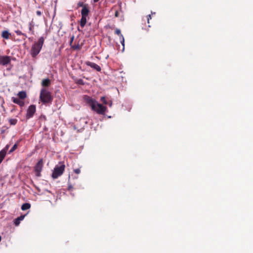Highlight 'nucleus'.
Here are the masks:
<instances>
[{"instance_id": "obj_1", "label": "nucleus", "mask_w": 253, "mask_h": 253, "mask_svg": "<svg viewBox=\"0 0 253 253\" xmlns=\"http://www.w3.org/2000/svg\"><path fill=\"white\" fill-rule=\"evenodd\" d=\"M79 7H82L81 14V19L79 22L80 26L84 28L87 22V20L89 19V14L90 13L89 6L87 3H85L84 1H79L77 4V9Z\"/></svg>"}, {"instance_id": "obj_2", "label": "nucleus", "mask_w": 253, "mask_h": 253, "mask_svg": "<svg viewBox=\"0 0 253 253\" xmlns=\"http://www.w3.org/2000/svg\"><path fill=\"white\" fill-rule=\"evenodd\" d=\"M86 103L91 108V109L98 114L104 115L107 110V108L97 102L91 97L87 95L84 96Z\"/></svg>"}, {"instance_id": "obj_3", "label": "nucleus", "mask_w": 253, "mask_h": 253, "mask_svg": "<svg viewBox=\"0 0 253 253\" xmlns=\"http://www.w3.org/2000/svg\"><path fill=\"white\" fill-rule=\"evenodd\" d=\"M44 42V38L42 37H40L38 41L36 42L32 46L30 53L33 57H36L37 55L40 53L42 47Z\"/></svg>"}, {"instance_id": "obj_4", "label": "nucleus", "mask_w": 253, "mask_h": 253, "mask_svg": "<svg viewBox=\"0 0 253 253\" xmlns=\"http://www.w3.org/2000/svg\"><path fill=\"white\" fill-rule=\"evenodd\" d=\"M40 99L43 104L51 103L53 100L51 93L45 88L41 89Z\"/></svg>"}, {"instance_id": "obj_5", "label": "nucleus", "mask_w": 253, "mask_h": 253, "mask_svg": "<svg viewBox=\"0 0 253 253\" xmlns=\"http://www.w3.org/2000/svg\"><path fill=\"white\" fill-rule=\"evenodd\" d=\"M65 166L63 164L60 165L59 166H56L52 173V177L53 179H56L59 176H61L65 170Z\"/></svg>"}, {"instance_id": "obj_6", "label": "nucleus", "mask_w": 253, "mask_h": 253, "mask_svg": "<svg viewBox=\"0 0 253 253\" xmlns=\"http://www.w3.org/2000/svg\"><path fill=\"white\" fill-rule=\"evenodd\" d=\"M43 162L42 159H40L34 167L36 175L37 177L41 176V172L42 169Z\"/></svg>"}, {"instance_id": "obj_7", "label": "nucleus", "mask_w": 253, "mask_h": 253, "mask_svg": "<svg viewBox=\"0 0 253 253\" xmlns=\"http://www.w3.org/2000/svg\"><path fill=\"white\" fill-rule=\"evenodd\" d=\"M36 108L35 105H31L29 106L27 113L26 115V118L27 119H29L32 118L36 112Z\"/></svg>"}, {"instance_id": "obj_8", "label": "nucleus", "mask_w": 253, "mask_h": 253, "mask_svg": "<svg viewBox=\"0 0 253 253\" xmlns=\"http://www.w3.org/2000/svg\"><path fill=\"white\" fill-rule=\"evenodd\" d=\"M11 60V57L7 55H0V65L6 66L10 64Z\"/></svg>"}, {"instance_id": "obj_9", "label": "nucleus", "mask_w": 253, "mask_h": 253, "mask_svg": "<svg viewBox=\"0 0 253 253\" xmlns=\"http://www.w3.org/2000/svg\"><path fill=\"white\" fill-rule=\"evenodd\" d=\"M85 64L87 66L90 67L91 68L94 69V70H96L98 72H100L101 70V67L97 64H95V63L91 62L90 61H86L85 62Z\"/></svg>"}, {"instance_id": "obj_10", "label": "nucleus", "mask_w": 253, "mask_h": 253, "mask_svg": "<svg viewBox=\"0 0 253 253\" xmlns=\"http://www.w3.org/2000/svg\"><path fill=\"white\" fill-rule=\"evenodd\" d=\"M8 146L7 145L3 149L0 151V164L2 162L6 156V151L8 149Z\"/></svg>"}, {"instance_id": "obj_11", "label": "nucleus", "mask_w": 253, "mask_h": 253, "mask_svg": "<svg viewBox=\"0 0 253 253\" xmlns=\"http://www.w3.org/2000/svg\"><path fill=\"white\" fill-rule=\"evenodd\" d=\"M20 99H21L18 98H12V100L14 103L18 104L20 107H23L25 105V103L23 101L21 100Z\"/></svg>"}, {"instance_id": "obj_12", "label": "nucleus", "mask_w": 253, "mask_h": 253, "mask_svg": "<svg viewBox=\"0 0 253 253\" xmlns=\"http://www.w3.org/2000/svg\"><path fill=\"white\" fill-rule=\"evenodd\" d=\"M51 83L50 80L48 79H45L42 81V85L43 87H48Z\"/></svg>"}, {"instance_id": "obj_13", "label": "nucleus", "mask_w": 253, "mask_h": 253, "mask_svg": "<svg viewBox=\"0 0 253 253\" xmlns=\"http://www.w3.org/2000/svg\"><path fill=\"white\" fill-rule=\"evenodd\" d=\"M25 215H21L19 217H18L17 218H16L15 220H14V224L16 226H18L20 223V221L22 220H23V219L24 218V217H25Z\"/></svg>"}, {"instance_id": "obj_14", "label": "nucleus", "mask_w": 253, "mask_h": 253, "mask_svg": "<svg viewBox=\"0 0 253 253\" xmlns=\"http://www.w3.org/2000/svg\"><path fill=\"white\" fill-rule=\"evenodd\" d=\"M10 35V33L8 32L7 31H3L1 33V37L5 39H9V36Z\"/></svg>"}, {"instance_id": "obj_15", "label": "nucleus", "mask_w": 253, "mask_h": 253, "mask_svg": "<svg viewBox=\"0 0 253 253\" xmlns=\"http://www.w3.org/2000/svg\"><path fill=\"white\" fill-rule=\"evenodd\" d=\"M18 96L19 98L24 99L27 97V94L25 91H21L18 92Z\"/></svg>"}, {"instance_id": "obj_16", "label": "nucleus", "mask_w": 253, "mask_h": 253, "mask_svg": "<svg viewBox=\"0 0 253 253\" xmlns=\"http://www.w3.org/2000/svg\"><path fill=\"white\" fill-rule=\"evenodd\" d=\"M30 207H31V205L29 203H26L23 204L22 205L21 209L23 211H25V210L29 209L30 208Z\"/></svg>"}, {"instance_id": "obj_17", "label": "nucleus", "mask_w": 253, "mask_h": 253, "mask_svg": "<svg viewBox=\"0 0 253 253\" xmlns=\"http://www.w3.org/2000/svg\"><path fill=\"white\" fill-rule=\"evenodd\" d=\"M71 47L74 50H80L81 49V46L79 44V43L77 44H73Z\"/></svg>"}, {"instance_id": "obj_18", "label": "nucleus", "mask_w": 253, "mask_h": 253, "mask_svg": "<svg viewBox=\"0 0 253 253\" xmlns=\"http://www.w3.org/2000/svg\"><path fill=\"white\" fill-rule=\"evenodd\" d=\"M9 122L11 125H15L17 124V120L16 119H9Z\"/></svg>"}, {"instance_id": "obj_19", "label": "nucleus", "mask_w": 253, "mask_h": 253, "mask_svg": "<svg viewBox=\"0 0 253 253\" xmlns=\"http://www.w3.org/2000/svg\"><path fill=\"white\" fill-rule=\"evenodd\" d=\"M29 31L32 32V34H34V25L33 24L32 22H30L29 24Z\"/></svg>"}, {"instance_id": "obj_20", "label": "nucleus", "mask_w": 253, "mask_h": 253, "mask_svg": "<svg viewBox=\"0 0 253 253\" xmlns=\"http://www.w3.org/2000/svg\"><path fill=\"white\" fill-rule=\"evenodd\" d=\"M15 33L18 36H21V35H22L23 36H24L25 38H27V36L26 35V34L22 33L21 31L19 30H16L15 31Z\"/></svg>"}, {"instance_id": "obj_21", "label": "nucleus", "mask_w": 253, "mask_h": 253, "mask_svg": "<svg viewBox=\"0 0 253 253\" xmlns=\"http://www.w3.org/2000/svg\"><path fill=\"white\" fill-rule=\"evenodd\" d=\"M100 100L102 102V103L105 105H107L108 104V102L106 99L105 97L102 96L100 98Z\"/></svg>"}, {"instance_id": "obj_22", "label": "nucleus", "mask_w": 253, "mask_h": 253, "mask_svg": "<svg viewBox=\"0 0 253 253\" xmlns=\"http://www.w3.org/2000/svg\"><path fill=\"white\" fill-rule=\"evenodd\" d=\"M17 147V144H14L12 146V147L11 148V149L10 150L9 153H11L13 152V151H14L16 149Z\"/></svg>"}, {"instance_id": "obj_23", "label": "nucleus", "mask_w": 253, "mask_h": 253, "mask_svg": "<svg viewBox=\"0 0 253 253\" xmlns=\"http://www.w3.org/2000/svg\"><path fill=\"white\" fill-rule=\"evenodd\" d=\"M76 83L81 84L84 85V81L82 79H79L76 81Z\"/></svg>"}, {"instance_id": "obj_24", "label": "nucleus", "mask_w": 253, "mask_h": 253, "mask_svg": "<svg viewBox=\"0 0 253 253\" xmlns=\"http://www.w3.org/2000/svg\"><path fill=\"white\" fill-rule=\"evenodd\" d=\"M115 33L118 35V36H121L123 37L122 35L121 34L120 30L118 29H116V30L115 31Z\"/></svg>"}, {"instance_id": "obj_25", "label": "nucleus", "mask_w": 253, "mask_h": 253, "mask_svg": "<svg viewBox=\"0 0 253 253\" xmlns=\"http://www.w3.org/2000/svg\"><path fill=\"white\" fill-rule=\"evenodd\" d=\"M74 39V36H72L71 38L70 41V45L71 46L73 45V42Z\"/></svg>"}, {"instance_id": "obj_26", "label": "nucleus", "mask_w": 253, "mask_h": 253, "mask_svg": "<svg viewBox=\"0 0 253 253\" xmlns=\"http://www.w3.org/2000/svg\"><path fill=\"white\" fill-rule=\"evenodd\" d=\"M74 171L76 174H79L81 172V170H80V169H74Z\"/></svg>"}, {"instance_id": "obj_27", "label": "nucleus", "mask_w": 253, "mask_h": 253, "mask_svg": "<svg viewBox=\"0 0 253 253\" xmlns=\"http://www.w3.org/2000/svg\"><path fill=\"white\" fill-rule=\"evenodd\" d=\"M73 186L71 184H68V190L69 191H71L73 189Z\"/></svg>"}, {"instance_id": "obj_28", "label": "nucleus", "mask_w": 253, "mask_h": 253, "mask_svg": "<svg viewBox=\"0 0 253 253\" xmlns=\"http://www.w3.org/2000/svg\"><path fill=\"white\" fill-rule=\"evenodd\" d=\"M36 14L38 16H41L42 12L40 10H37L36 11Z\"/></svg>"}, {"instance_id": "obj_29", "label": "nucleus", "mask_w": 253, "mask_h": 253, "mask_svg": "<svg viewBox=\"0 0 253 253\" xmlns=\"http://www.w3.org/2000/svg\"><path fill=\"white\" fill-rule=\"evenodd\" d=\"M122 45H123V50H124L125 49V40H124V39L123 38V42H122Z\"/></svg>"}, {"instance_id": "obj_30", "label": "nucleus", "mask_w": 253, "mask_h": 253, "mask_svg": "<svg viewBox=\"0 0 253 253\" xmlns=\"http://www.w3.org/2000/svg\"><path fill=\"white\" fill-rule=\"evenodd\" d=\"M4 103V100L2 99V104H1V107L3 108V104Z\"/></svg>"}, {"instance_id": "obj_31", "label": "nucleus", "mask_w": 253, "mask_h": 253, "mask_svg": "<svg viewBox=\"0 0 253 253\" xmlns=\"http://www.w3.org/2000/svg\"><path fill=\"white\" fill-rule=\"evenodd\" d=\"M99 0H93V2H97L98 1H99Z\"/></svg>"}, {"instance_id": "obj_32", "label": "nucleus", "mask_w": 253, "mask_h": 253, "mask_svg": "<svg viewBox=\"0 0 253 253\" xmlns=\"http://www.w3.org/2000/svg\"><path fill=\"white\" fill-rule=\"evenodd\" d=\"M1 236H0V242L1 241Z\"/></svg>"}]
</instances>
